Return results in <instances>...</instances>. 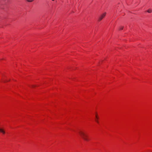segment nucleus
Listing matches in <instances>:
<instances>
[{"instance_id":"1","label":"nucleus","mask_w":152,"mask_h":152,"mask_svg":"<svg viewBox=\"0 0 152 152\" xmlns=\"http://www.w3.org/2000/svg\"><path fill=\"white\" fill-rule=\"evenodd\" d=\"M80 137L85 141H88L89 140L88 136L84 131L80 130L78 132Z\"/></svg>"},{"instance_id":"2","label":"nucleus","mask_w":152,"mask_h":152,"mask_svg":"<svg viewBox=\"0 0 152 152\" xmlns=\"http://www.w3.org/2000/svg\"><path fill=\"white\" fill-rule=\"evenodd\" d=\"M106 12H105L101 15L99 17L98 20L100 21L105 16Z\"/></svg>"},{"instance_id":"3","label":"nucleus","mask_w":152,"mask_h":152,"mask_svg":"<svg viewBox=\"0 0 152 152\" xmlns=\"http://www.w3.org/2000/svg\"><path fill=\"white\" fill-rule=\"evenodd\" d=\"M95 117H96V118L95 119V121H96L97 123H99V122L98 121V120L99 118L97 116V115H96V116H95Z\"/></svg>"},{"instance_id":"4","label":"nucleus","mask_w":152,"mask_h":152,"mask_svg":"<svg viewBox=\"0 0 152 152\" xmlns=\"http://www.w3.org/2000/svg\"><path fill=\"white\" fill-rule=\"evenodd\" d=\"M0 132L2 133L3 134H4L5 133V131L2 129H0Z\"/></svg>"},{"instance_id":"5","label":"nucleus","mask_w":152,"mask_h":152,"mask_svg":"<svg viewBox=\"0 0 152 152\" xmlns=\"http://www.w3.org/2000/svg\"><path fill=\"white\" fill-rule=\"evenodd\" d=\"M152 11V10H151V9H149L147 11V12L149 13H151V12Z\"/></svg>"},{"instance_id":"6","label":"nucleus","mask_w":152,"mask_h":152,"mask_svg":"<svg viewBox=\"0 0 152 152\" xmlns=\"http://www.w3.org/2000/svg\"><path fill=\"white\" fill-rule=\"evenodd\" d=\"M27 1L29 2H31L33 1V0H26Z\"/></svg>"},{"instance_id":"7","label":"nucleus","mask_w":152,"mask_h":152,"mask_svg":"<svg viewBox=\"0 0 152 152\" xmlns=\"http://www.w3.org/2000/svg\"><path fill=\"white\" fill-rule=\"evenodd\" d=\"M123 27H121L119 29L120 30H122V29H123Z\"/></svg>"},{"instance_id":"8","label":"nucleus","mask_w":152,"mask_h":152,"mask_svg":"<svg viewBox=\"0 0 152 152\" xmlns=\"http://www.w3.org/2000/svg\"><path fill=\"white\" fill-rule=\"evenodd\" d=\"M35 86H34V85H32V87H34Z\"/></svg>"},{"instance_id":"9","label":"nucleus","mask_w":152,"mask_h":152,"mask_svg":"<svg viewBox=\"0 0 152 152\" xmlns=\"http://www.w3.org/2000/svg\"><path fill=\"white\" fill-rule=\"evenodd\" d=\"M3 81V82L5 83V82H6V81Z\"/></svg>"},{"instance_id":"10","label":"nucleus","mask_w":152,"mask_h":152,"mask_svg":"<svg viewBox=\"0 0 152 152\" xmlns=\"http://www.w3.org/2000/svg\"><path fill=\"white\" fill-rule=\"evenodd\" d=\"M52 0L53 1H54V0Z\"/></svg>"}]
</instances>
